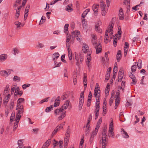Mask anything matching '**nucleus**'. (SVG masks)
I'll return each mask as SVG.
<instances>
[{"instance_id":"obj_1","label":"nucleus","mask_w":148,"mask_h":148,"mask_svg":"<svg viewBox=\"0 0 148 148\" xmlns=\"http://www.w3.org/2000/svg\"><path fill=\"white\" fill-rule=\"evenodd\" d=\"M70 101L68 100L66 101L63 105L60 108L55 110L54 111V113L55 115H57L61 114L63 112V111L66 110L69 105Z\"/></svg>"},{"instance_id":"obj_2","label":"nucleus","mask_w":148,"mask_h":148,"mask_svg":"<svg viewBox=\"0 0 148 148\" xmlns=\"http://www.w3.org/2000/svg\"><path fill=\"white\" fill-rule=\"evenodd\" d=\"M107 130L106 127L103 128L102 131V139L100 141V143L101 144L102 148H105L106 144L107 143L108 139H106Z\"/></svg>"},{"instance_id":"obj_3","label":"nucleus","mask_w":148,"mask_h":148,"mask_svg":"<svg viewBox=\"0 0 148 148\" xmlns=\"http://www.w3.org/2000/svg\"><path fill=\"white\" fill-rule=\"evenodd\" d=\"M16 110H17V111L16 112V118L20 119L24 112L23 106H16Z\"/></svg>"},{"instance_id":"obj_4","label":"nucleus","mask_w":148,"mask_h":148,"mask_svg":"<svg viewBox=\"0 0 148 148\" xmlns=\"http://www.w3.org/2000/svg\"><path fill=\"white\" fill-rule=\"evenodd\" d=\"M16 110H17V111L16 112V118L20 119L24 112L23 106H16Z\"/></svg>"},{"instance_id":"obj_5","label":"nucleus","mask_w":148,"mask_h":148,"mask_svg":"<svg viewBox=\"0 0 148 148\" xmlns=\"http://www.w3.org/2000/svg\"><path fill=\"white\" fill-rule=\"evenodd\" d=\"M71 133V129L70 126H69L68 127L66 131V138L64 140H66V144L67 143V142L68 141L69 137L70 136Z\"/></svg>"},{"instance_id":"obj_6","label":"nucleus","mask_w":148,"mask_h":148,"mask_svg":"<svg viewBox=\"0 0 148 148\" xmlns=\"http://www.w3.org/2000/svg\"><path fill=\"white\" fill-rule=\"evenodd\" d=\"M89 47L88 45L85 43H84L82 47V50L84 53H87L89 50Z\"/></svg>"},{"instance_id":"obj_7","label":"nucleus","mask_w":148,"mask_h":148,"mask_svg":"<svg viewBox=\"0 0 148 148\" xmlns=\"http://www.w3.org/2000/svg\"><path fill=\"white\" fill-rule=\"evenodd\" d=\"M101 24V22L98 21L97 22L95 26V30L98 33H101L102 30L99 27L100 26Z\"/></svg>"},{"instance_id":"obj_8","label":"nucleus","mask_w":148,"mask_h":148,"mask_svg":"<svg viewBox=\"0 0 148 148\" xmlns=\"http://www.w3.org/2000/svg\"><path fill=\"white\" fill-rule=\"evenodd\" d=\"M110 25H109L108 26V29H109V32L110 33V35L112 36L113 35V26L114 25V24L113 23V22H111Z\"/></svg>"},{"instance_id":"obj_9","label":"nucleus","mask_w":148,"mask_h":148,"mask_svg":"<svg viewBox=\"0 0 148 148\" xmlns=\"http://www.w3.org/2000/svg\"><path fill=\"white\" fill-rule=\"evenodd\" d=\"M94 47L96 49V53L97 54L101 52L102 50L101 46L100 44H97L96 45V47Z\"/></svg>"},{"instance_id":"obj_10","label":"nucleus","mask_w":148,"mask_h":148,"mask_svg":"<svg viewBox=\"0 0 148 148\" xmlns=\"http://www.w3.org/2000/svg\"><path fill=\"white\" fill-rule=\"evenodd\" d=\"M125 47H124V56L125 57L126 56L128 49L129 48V44L127 42H125Z\"/></svg>"},{"instance_id":"obj_11","label":"nucleus","mask_w":148,"mask_h":148,"mask_svg":"<svg viewBox=\"0 0 148 148\" xmlns=\"http://www.w3.org/2000/svg\"><path fill=\"white\" fill-rule=\"evenodd\" d=\"M99 5L93 4L92 6V9L94 12L95 14H97L98 13V9L99 8Z\"/></svg>"},{"instance_id":"obj_12","label":"nucleus","mask_w":148,"mask_h":148,"mask_svg":"<svg viewBox=\"0 0 148 148\" xmlns=\"http://www.w3.org/2000/svg\"><path fill=\"white\" fill-rule=\"evenodd\" d=\"M60 97L58 96L55 99V103L53 105V106L54 107H56L59 106L60 102Z\"/></svg>"},{"instance_id":"obj_13","label":"nucleus","mask_w":148,"mask_h":148,"mask_svg":"<svg viewBox=\"0 0 148 148\" xmlns=\"http://www.w3.org/2000/svg\"><path fill=\"white\" fill-rule=\"evenodd\" d=\"M122 8H120L119 12V19L122 20L124 18Z\"/></svg>"},{"instance_id":"obj_14","label":"nucleus","mask_w":148,"mask_h":148,"mask_svg":"<svg viewBox=\"0 0 148 148\" xmlns=\"http://www.w3.org/2000/svg\"><path fill=\"white\" fill-rule=\"evenodd\" d=\"M51 139H49L47 140L43 144L42 148H47L51 142Z\"/></svg>"},{"instance_id":"obj_15","label":"nucleus","mask_w":148,"mask_h":148,"mask_svg":"<svg viewBox=\"0 0 148 148\" xmlns=\"http://www.w3.org/2000/svg\"><path fill=\"white\" fill-rule=\"evenodd\" d=\"M25 99L23 98H19L17 102L16 106H20L21 105H23L21 104V103H22L24 102Z\"/></svg>"},{"instance_id":"obj_16","label":"nucleus","mask_w":148,"mask_h":148,"mask_svg":"<svg viewBox=\"0 0 148 148\" xmlns=\"http://www.w3.org/2000/svg\"><path fill=\"white\" fill-rule=\"evenodd\" d=\"M84 102V99H79V110H81L82 109V106L83 105Z\"/></svg>"},{"instance_id":"obj_17","label":"nucleus","mask_w":148,"mask_h":148,"mask_svg":"<svg viewBox=\"0 0 148 148\" xmlns=\"http://www.w3.org/2000/svg\"><path fill=\"white\" fill-rule=\"evenodd\" d=\"M121 52L120 50H119L116 55V59L117 61L119 62L121 60Z\"/></svg>"},{"instance_id":"obj_18","label":"nucleus","mask_w":148,"mask_h":148,"mask_svg":"<svg viewBox=\"0 0 148 148\" xmlns=\"http://www.w3.org/2000/svg\"><path fill=\"white\" fill-rule=\"evenodd\" d=\"M68 56L69 60H71L72 58V54L71 50L69 48H67Z\"/></svg>"},{"instance_id":"obj_19","label":"nucleus","mask_w":148,"mask_h":148,"mask_svg":"<svg viewBox=\"0 0 148 148\" xmlns=\"http://www.w3.org/2000/svg\"><path fill=\"white\" fill-rule=\"evenodd\" d=\"M66 111L62 112L61 113L60 115L58 117V120L59 121H60L63 119L66 116Z\"/></svg>"},{"instance_id":"obj_20","label":"nucleus","mask_w":148,"mask_h":148,"mask_svg":"<svg viewBox=\"0 0 148 148\" xmlns=\"http://www.w3.org/2000/svg\"><path fill=\"white\" fill-rule=\"evenodd\" d=\"M20 119L18 118H16L15 121H16L14 123V129L15 130L17 127L18 125V122Z\"/></svg>"},{"instance_id":"obj_21","label":"nucleus","mask_w":148,"mask_h":148,"mask_svg":"<svg viewBox=\"0 0 148 148\" xmlns=\"http://www.w3.org/2000/svg\"><path fill=\"white\" fill-rule=\"evenodd\" d=\"M69 96V95L68 92H65L63 93L61 97L62 100H64L68 98Z\"/></svg>"},{"instance_id":"obj_22","label":"nucleus","mask_w":148,"mask_h":148,"mask_svg":"<svg viewBox=\"0 0 148 148\" xmlns=\"http://www.w3.org/2000/svg\"><path fill=\"white\" fill-rule=\"evenodd\" d=\"M98 127H96L95 130H94L92 133L90 134V136H92L94 137L95 136H96L98 132Z\"/></svg>"},{"instance_id":"obj_23","label":"nucleus","mask_w":148,"mask_h":148,"mask_svg":"<svg viewBox=\"0 0 148 148\" xmlns=\"http://www.w3.org/2000/svg\"><path fill=\"white\" fill-rule=\"evenodd\" d=\"M72 6V4H69L67 5V6L66 7V10L69 12H71L73 11V9L71 8V6Z\"/></svg>"},{"instance_id":"obj_24","label":"nucleus","mask_w":148,"mask_h":148,"mask_svg":"<svg viewBox=\"0 0 148 148\" xmlns=\"http://www.w3.org/2000/svg\"><path fill=\"white\" fill-rule=\"evenodd\" d=\"M101 14L102 16H105L106 14L107 11L108 9L106 8H103L101 9Z\"/></svg>"},{"instance_id":"obj_25","label":"nucleus","mask_w":148,"mask_h":148,"mask_svg":"<svg viewBox=\"0 0 148 148\" xmlns=\"http://www.w3.org/2000/svg\"><path fill=\"white\" fill-rule=\"evenodd\" d=\"M60 55L58 52H56L53 54L52 58L53 60L54 61L55 60H57L59 57Z\"/></svg>"},{"instance_id":"obj_26","label":"nucleus","mask_w":148,"mask_h":148,"mask_svg":"<svg viewBox=\"0 0 148 148\" xmlns=\"http://www.w3.org/2000/svg\"><path fill=\"white\" fill-rule=\"evenodd\" d=\"M7 58V55L5 54H2L0 56V60L3 61L5 60Z\"/></svg>"},{"instance_id":"obj_27","label":"nucleus","mask_w":148,"mask_h":148,"mask_svg":"<svg viewBox=\"0 0 148 148\" xmlns=\"http://www.w3.org/2000/svg\"><path fill=\"white\" fill-rule=\"evenodd\" d=\"M121 132H122L123 135V136L124 138H129V135H128L127 133L125 131L124 129H122Z\"/></svg>"},{"instance_id":"obj_28","label":"nucleus","mask_w":148,"mask_h":148,"mask_svg":"<svg viewBox=\"0 0 148 148\" xmlns=\"http://www.w3.org/2000/svg\"><path fill=\"white\" fill-rule=\"evenodd\" d=\"M69 25V24H66L64 27V32L65 34H68V27Z\"/></svg>"},{"instance_id":"obj_29","label":"nucleus","mask_w":148,"mask_h":148,"mask_svg":"<svg viewBox=\"0 0 148 148\" xmlns=\"http://www.w3.org/2000/svg\"><path fill=\"white\" fill-rule=\"evenodd\" d=\"M108 33H109V30L107 29L106 30L105 33V36L104 37V40L105 42V40H108V38H109L108 36Z\"/></svg>"},{"instance_id":"obj_30","label":"nucleus","mask_w":148,"mask_h":148,"mask_svg":"<svg viewBox=\"0 0 148 148\" xmlns=\"http://www.w3.org/2000/svg\"><path fill=\"white\" fill-rule=\"evenodd\" d=\"M77 77L76 75H75L73 76V80L74 84L75 85L77 83Z\"/></svg>"},{"instance_id":"obj_31","label":"nucleus","mask_w":148,"mask_h":148,"mask_svg":"<svg viewBox=\"0 0 148 148\" xmlns=\"http://www.w3.org/2000/svg\"><path fill=\"white\" fill-rule=\"evenodd\" d=\"M113 128L112 127H109V132L111 133V134L112 135V137L113 138L114 137V133L113 131Z\"/></svg>"},{"instance_id":"obj_32","label":"nucleus","mask_w":148,"mask_h":148,"mask_svg":"<svg viewBox=\"0 0 148 148\" xmlns=\"http://www.w3.org/2000/svg\"><path fill=\"white\" fill-rule=\"evenodd\" d=\"M109 84H108L105 90V92L106 94H108L109 92Z\"/></svg>"},{"instance_id":"obj_33","label":"nucleus","mask_w":148,"mask_h":148,"mask_svg":"<svg viewBox=\"0 0 148 148\" xmlns=\"http://www.w3.org/2000/svg\"><path fill=\"white\" fill-rule=\"evenodd\" d=\"M23 94V91L22 90L19 91L17 92H14V97H15L16 96H17V95H19V97H20Z\"/></svg>"},{"instance_id":"obj_34","label":"nucleus","mask_w":148,"mask_h":148,"mask_svg":"<svg viewBox=\"0 0 148 148\" xmlns=\"http://www.w3.org/2000/svg\"><path fill=\"white\" fill-rule=\"evenodd\" d=\"M0 73L1 75L4 76L8 75V71L5 70L1 71Z\"/></svg>"},{"instance_id":"obj_35","label":"nucleus","mask_w":148,"mask_h":148,"mask_svg":"<svg viewBox=\"0 0 148 148\" xmlns=\"http://www.w3.org/2000/svg\"><path fill=\"white\" fill-rule=\"evenodd\" d=\"M100 6L101 8V9L103 8H106V5L104 4L103 3V1L102 0H101L100 2Z\"/></svg>"},{"instance_id":"obj_36","label":"nucleus","mask_w":148,"mask_h":148,"mask_svg":"<svg viewBox=\"0 0 148 148\" xmlns=\"http://www.w3.org/2000/svg\"><path fill=\"white\" fill-rule=\"evenodd\" d=\"M53 108V105L51 106L50 107H47L45 109V112H48L51 111V109Z\"/></svg>"},{"instance_id":"obj_37","label":"nucleus","mask_w":148,"mask_h":148,"mask_svg":"<svg viewBox=\"0 0 148 148\" xmlns=\"http://www.w3.org/2000/svg\"><path fill=\"white\" fill-rule=\"evenodd\" d=\"M123 74H119L118 75V81L119 82H121L123 78Z\"/></svg>"},{"instance_id":"obj_38","label":"nucleus","mask_w":148,"mask_h":148,"mask_svg":"<svg viewBox=\"0 0 148 148\" xmlns=\"http://www.w3.org/2000/svg\"><path fill=\"white\" fill-rule=\"evenodd\" d=\"M110 52L109 51H107L105 53V57L106 59L107 63H108L109 61V58L108 57V54Z\"/></svg>"},{"instance_id":"obj_39","label":"nucleus","mask_w":148,"mask_h":148,"mask_svg":"<svg viewBox=\"0 0 148 148\" xmlns=\"http://www.w3.org/2000/svg\"><path fill=\"white\" fill-rule=\"evenodd\" d=\"M13 80L14 82H19L20 81V78L17 76H15L13 78Z\"/></svg>"},{"instance_id":"obj_40","label":"nucleus","mask_w":148,"mask_h":148,"mask_svg":"<svg viewBox=\"0 0 148 148\" xmlns=\"http://www.w3.org/2000/svg\"><path fill=\"white\" fill-rule=\"evenodd\" d=\"M15 112L12 113L10 119V122H12L13 121V119L15 117Z\"/></svg>"},{"instance_id":"obj_41","label":"nucleus","mask_w":148,"mask_h":148,"mask_svg":"<svg viewBox=\"0 0 148 148\" xmlns=\"http://www.w3.org/2000/svg\"><path fill=\"white\" fill-rule=\"evenodd\" d=\"M91 53L89 51L87 54V59L88 61H90L91 60V57L90 56Z\"/></svg>"},{"instance_id":"obj_42","label":"nucleus","mask_w":148,"mask_h":148,"mask_svg":"<svg viewBox=\"0 0 148 148\" xmlns=\"http://www.w3.org/2000/svg\"><path fill=\"white\" fill-rule=\"evenodd\" d=\"M92 42L94 47H96L97 44H99L100 43H97V40H92Z\"/></svg>"},{"instance_id":"obj_43","label":"nucleus","mask_w":148,"mask_h":148,"mask_svg":"<svg viewBox=\"0 0 148 148\" xmlns=\"http://www.w3.org/2000/svg\"><path fill=\"white\" fill-rule=\"evenodd\" d=\"M14 102L13 101H11L10 102V110H12L14 108Z\"/></svg>"},{"instance_id":"obj_44","label":"nucleus","mask_w":148,"mask_h":148,"mask_svg":"<svg viewBox=\"0 0 148 148\" xmlns=\"http://www.w3.org/2000/svg\"><path fill=\"white\" fill-rule=\"evenodd\" d=\"M92 97V94L91 91H90L89 92V94L88 95V101H91V99Z\"/></svg>"},{"instance_id":"obj_45","label":"nucleus","mask_w":148,"mask_h":148,"mask_svg":"<svg viewBox=\"0 0 148 148\" xmlns=\"http://www.w3.org/2000/svg\"><path fill=\"white\" fill-rule=\"evenodd\" d=\"M110 77V74L108 73H106L105 76L106 78L104 81L105 82H107L109 78Z\"/></svg>"},{"instance_id":"obj_46","label":"nucleus","mask_w":148,"mask_h":148,"mask_svg":"<svg viewBox=\"0 0 148 148\" xmlns=\"http://www.w3.org/2000/svg\"><path fill=\"white\" fill-rule=\"evenodd\" d=\"M23 140H19L18 141V146H21V147H23Z\"/></svg>"},{"instance_id":"obj_47","label":"nucleus","mask_w":148,"mask_h":148,"mask_svg":"<svg viewBox=\"0 0 148 148\" xmlns=\"http://www.w3.org/2000/svg\"><path fill=\"white\" fill-rule=\"evenodd\" d=\"M49 98V97H48L42 99L40 102V103L41 104L43 103L44 102H47L48 101V99Z\"/></svg>"},{"instance_id":"obj_48","label":"nucleus","mask_w":148,"mask_h":148,"mask_svg":"<svg viewBox=\"0 0 148 148\" xmlns=\"http://www.w3.org/2000/svg\"><path fill=\"white\" fill-rule=\"evenodd\" d=\"M99 99L97 100V101L95 103V108L96 109H99L100 106H99Z\"/></svg>"},{"instance_id":"obj_49","label":"nucleus","mask_w":148,"mask_h":148,"mask_svg":"<svg viewBox=\"0 0 148 148\" xmlns=\"http://www.w3.org/2000/svg\"><path fill=\"white\" fill-rule=\"evenodd\" d=\"M102 121V119L101 118H100L99 120L97 122L96 125V127H98V128H99L100 127V124L101 123Z\"/></svg>"},{"instance_id":"obj_50","label":"nucleus","mask_w":148,"mask_h":148,"mask_svg":"<svg viewBox=\"0 0 148 148\" xmlns=\"http://www.w3.org/2000/svg\"><path fill=\"white\" fill-rule=\"evenodd\" d=\"M14 24L16 26L17 28L19 27L21 25V23L18 21H16L14 23Z\"/></svg>"},{"instance_id":"obj_51","label":"nucleus","mask_w":148,"mask_h":148,"mask_svg":"<svg viewBox=\"0 0 148 148\" xmlns=\"http://www.w3.org/2000/svg\"><path fill=\"white\" fill-rule=\"evenodd\" d=\"M10 90V88H9V85L8 84L6 85L5 88V89L4 92H8Z\"/></svg>"},{"instance_id":"obj_52","label":"nucleus","mask_w":148,"mask_h":148,"mask_svg":"<svg viewBox=\"0 0 148 148\" xmlns=\"http://www.w3.org/2000/svg\"><path fill=\"white\" fill-rule=\"evenodd\" d=\"M136 65H132L131 67V70L132 71L134 72L136 71Z\"/></svg>"},{"instance_id":"obj_53","label":"nucleus","mask_w":148,"mask_h":148,"mask_svg":"<svg viewBox=\"0 0 148 148\" xmlns=\"http://www.w3.org/2000/svg\"><path fill=\"white\" fill-rule=\"evenodd\" d=\"M30 85L29 84H25L22 86L23 89V90L25 89L27 87H29Z\"/></svg>"},{"instance_id":"obj_54","label":"nucleus","mask_w":148,"mask_h":148,"mask_svg":"<svg viewBox=\"0 0 148 148\" xmlns=\"http://www.w3.org/2000/svg\"><path fill=\"white\" fill-rule=\"evenodd\" d=\"M76 39L78 41L80 42L82 40V38L80 35H77L75 36Z\"/></svg>"},{"instance_id":"obj_55","label":"nucleus","mask_w":148,"mask_h":148,"mask_svg":"<svg viewBox=\"0 0 148 148\" xmlns=\"http://www.w3.org/2000/svg\"><path fill=\"white\" fill-rule=\"evenodd\" d=\"M30 6L29 5H27L26 7V9L25 10V13L28 14L29 11V9Z\"/></svg>"},{"instance_id":"obj_56","label":"nucleus","mask_w":148,"mask_h":148,"mask_svg":"<svg viewBox=\"0 0 148 148\" xmlns=\"http://www.w3.org/2000/svg\"><path fill=\"white\" fill-rule=\"evenodd\" d=\"M114 41H113V44L114 45V47H115L117 45V39L116 38H115L113 39Z\"/></svg>"},{"instance_id":"obj_57","label":"nucleus","mask_w":148,"mask_h":148,"mask_svg":"<svg viewBox=\"0 0 148 148\" xmlns=\"http://www.w3.org/2000/svg\"><path fill=\"white\" fill-rule=\"evenodd\" d=\"M64 76L65 77H66L67 79L68 78L67 75H68V71L66 69H65L64 71Z\"/></svg>"},{"instance_id":"obj_58","label":"nucleus","mask_w":148,"mask_h":148,"mask_svg":"<svg viewBox=\"0 0 148 148\" xmlns=\"http://www.w3.org/2000/svg\"><path fill=\"white\" fill-rule=\"evenodd\" d=\"M63 128V127L62 124H60L57 126L56 128L57 129V130H59L60 129Z\"/></svg>"},{"instance_id":"obj_59","label":"nucleus","mask_w":148,"mask_h":148,"mask_svg":"<svg viewBox=\"0 0 148 148\" xmlns=\"http://www.w3.org/2000/svg\"><path fill=\"white\" fill-rule=\"evenodd\" d=\"M132 79V82L131 83V84L135 85L136 84L137 82V81L136 78H134Z\"/></svg>"},{"instance_id":"obj_60","label":"nucleus","mask_w":148,"mask_h":148,"mask_svg":"<svg viewBox=\"0 0 148 148\" xmlns=\"http://www.w3.org/2000/svg\"><path fill=\"white\" fill-rule=\"evenodd\" d=\"M98 91H100V90L98 89V90H97V89L96 88H95L94 90V96H96L98 94Z\"/></svg>"},{"instance_id":"obj_61","label":"nucleus","mask_w":148,"mask_h":148,"mask_svg":"<svg viewBox=\"0 0 148 148\" xmlns=\"http://www.w3.org/2000/svg\"><path fill=\"white\" fill-rule=\"evenodd\" d=\"M113 99L112 96H111V97L110 99L109 100V105L110 106H111L112 104L113 103Z\"/></svg>"},{"instance_id":"obj_62","label":"nucleus","mask_w":148,"mask_h":148,"mask_svg":"<svg viewBox=\"0 0 148 148\" xmlns=\"http://www.w3.org/2000/svg\"><path fill=\"white\" fill-rule=\"evenodd\" d=\"M120 93L119 92H116L115 95L116 99H120Z\"/></svg>"},{"instance_id":"obj_63","label":"nucleus","mask_w":148,"mask_h":148,"mask_svg":"<svg viewBox=\"0 0 148 148\" xmlns=\"http://www.w3.org/2000/svg\"><path fill=\"white\" fill-rule=\"evenodd\" d=\"M9 99H7L6 98L3 99V104L4 105H6L9 101Z\"/></svg>"},{"instance_id":"obj_64","label":"nucleus","mask_w":148,"mask_h":148,"mask_svg":"<svg viewBox=\"0 0 148 148\" xmlns=\"http://www.w3.org/2000/svg\"><path fill=\"white\" fill-rule=\"evenodd\" d=\"M79 58L80 62H81L82 63L83 61L84 60V56L81 55H80L79 56Z\"/></svg>"}]
</instances>
